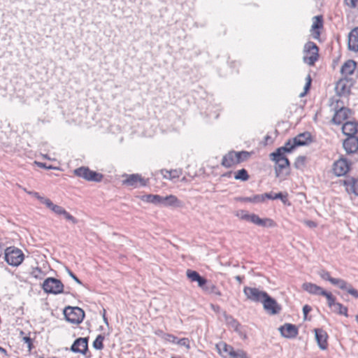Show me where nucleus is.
I'll return each instance as SVG.
<instances>
[{
  "label": "nucleus",
  "instance_id": "1",
  "mask_svg": "<svg viewBox=\"0 0 358 358\" xmlns=\"http://www.w3.org/2000/svg\"><path fill=\"white\" fill-rule=\"evenodd\" d=\"M319 48L312 41H308L304 45L303 61L309 66H313L319 57Z\"/></svg>",
  "mask_w": 358,
  "mask_h": 358
},
{
  "label": "nucleus",
  "instance_id": "2",
  "mask_svg": "<svg viewBox=\"0 0 358 358\" xmlns=\"http://www.w3.org/2000/svg\"><path fill=\"white\" fill-rule=\"evenodd\" d=\"M4 259L9 265L17 266L23 262L24 254L15 247H8L5 250Z\"/></svg>",
  "mask_w": 358,
  "mask_h": 358
},
{
  "label": "nucleus",
  "instance_id": "3",
  "mask_svg": "<svg viewBox=\"0 0 358 358\" xmlns=\"http://www.w3.org/2000/svg\"><path fill=\"white\" fill-rule=\"evenodd\" d=\"M42 287L45 292L49 294L69 293V292L64 291V286L62 281L55 278H48L45 279L43 282Z\"/></svg>",
  "mask_w": 358,
  "mask_h": 358
},
{
  "label": "nucleus",
  "instance_id": "4",
  "mask_svg": "<svg viewBox=\"0 0 358 358\" xmlns=\"http://www.w3.org/2000/svg\"><path fill=\"white\" fill-rule=\"evenodd\" d=\"M66 320L72 324H80L83 322L85 313L80 308L69 306L64 310Z\"/></svg>",
  "mask_w": 358,
  "mask_h": 358
},
{
  "label": "nucleus",
  "instance_id": "5",
  "mask_svg": "<svg viewBox=\"0 0 358 358\" xmlns=\"http://www.w3.org/2000/svg\"><path fill=\"white\" fill-rule=\"evenodd\" d=\"M302 287L309 294L324 296L330 304L334 302V295L316 284L305 282L303 284Z\"/></svg>",
  "mask_w": 358,
  "mask_h": 358
},
{
  "label": "nucleus",
  "instance_id": "6",
  "mask_svg": "<svg viewBox=\"0 0 358 358\" xmlns=\"http://www.w3.org/2000/svg\"><path fill=\"white\" fill-rule=\"evenodd\" d=\"M74 174L87 181L101 182L103 179V175L95 171H91L88 167L81 166L73 171Z\"/></svg>",
  "mask_w": 358,
  "mask_h": 358
},
{
  "label": "nucleus",
  "instance_id": "7",
  "mask_svg": "<svg viewBox=\"0 0 358 358\" xmlns=\"http://www.w3.org/2000/svg\"><path fill=\"white\" fill-rule=\"evenodd\" d=\"M243 293L246 296L247 299L253 302H262L266 292L261 291L256 287H245L243 288Z\"/></svg>",
  "mask_w": 358,
  "mask_h": 358
},
{
  "label": "nucleus",
  "instance_id": "8",
  "mask_svg": "<svg viewBox=\"0 0 358 358\" xmlns=\"http://www.w3.org/2000/svg\"><path fill=\"white\" fill-rule=\"evenodd\" d=\"M262 303L265 310L271 315L278 314L281 310L280 306L268 294H266Z\"/></svg>",
  "mask_w": 358,
  "mask_h": 358
},
{
  "label": "nucleus",
  "instance_id": "9",
  "mask_svg": "<svg viewBox=\"0 0 358 358\" xmlns=\"http://www.w3.org/2000/svg\"><path fill=\"white\" fill-rule=\"evenodd\" d=\"M332 285L338 287L342 290L346 291L348 294L352 295L353 297L358 299V291L355 289L352 285L348 283L347 281L341 278H335L332 280Z\"/></svg>",
  "mask_w": 358,
  "mask_h": 358
},
{
  "label": "nucleus",
  "instance_id": "10",
  "mask_svg": "<svg viewBox=\"0 0 358 358\" xmlns=\"http://www.w3.org/2000/svg\"><path fill=\"white\" fill-rule=\"evenodd\" d=\"M70 350L73 352L86 355L88 351V338H78L76 339Z\"/></svg>",
  "mask_w": 358,
  "mask_h": 358
},
{
  "label": "nucleus",
  "instance_id": "11",
  "mask_svg": "<svg viewBox=\"0 0 358 358\" xmlns=\"http://www.w3.org/2000/svg\"><path fill=\"white\" fill-rule=\"evenodd\" d=\"M337 106L334 108L335 113L332 118V122L336 124H341L344 120H345L349 114L350 113V110L343 106L340 107L338 109V101H336Z\"/></svg>",
  "mask_w": 358,
  "mask_h": 358
},
{
  "label": "nucleus",
  "instance_id": "12",
  "mask_svg": "<svg viewBox=\"0 0 358 358\" xmlns=\"http://www.w3.org/2000/svg\"><path fill=\"white\" fill-rule=\"evenodd\" d=\"M217 348L223 358H235L238 352V350H235L232 346L223 342L218 343Z\"/></svg>",
  "mask_w": 358,
  "mask_h": 358
},
{
  "label": "nucleus",
  "instance_id": "13",
  "mask_svg": "<svg viewBox=\"0 0 358 358\" xmlns=\"http://www.w3.org/2000/svg\"><path fill=\"white\" fill-rule=\"evenodd\" d=\"M279 331L283 337L287 338H294L299 333L296 325L288 323L280 327Z\"/></svg>",
  "mask_w": 358,
  "mask_h": 358
},
{
  "label": "nucleus",
  "instance_id": "14",
  "mask_svg": "<svg viewBox=\"0 0 358 358\" xmlns=\"http://www.w3.org/2000/svg\"><path fill=\"white\" fill-rule=\"evenodd\" d=\"M350 169V164L345 159H340L334 162L333 171L338 176H344Z\"/></svg>",
  "mask_w": 358,
  "mask_h": 358
},
{
  "label": "nucleus",
  "instance_id": "15",
  "mask_svg": "<svg viewBox=\"0 0 358 358\" xmlns=\"http://www.w3.org/2000/svg\"><path fill=\"white\" fill-rule=\"evenodd\" d=\"M343 145L346 152L349 154L356 152L358 150V137H348L343 141Z\"/></svg>",
  "mask_w": 358,
  "mask_h": 358
},
{
  "label": "nucleus",
  "instance_id": "16",
  "mask_svg": "<svg viewBox=\"0 0 358 358\" xmlns=\"http://www.w3.org/2000/svg\"><path fill=\"white\" fill-rule=\"evenodd\" d=\"M123 183L127 186L137 187L138 184L140 183L141 186H145L146 182L145 180L138 174L129 175Z\"/></svg>",
  "mask_w": 358,
  "mask_h": 358
},
{
  "label": "nucleus",
  "instance_id": "17",
  "mask_svg": "<svg viewBox=\"0 0 358 358\" xmlns=\"http://www.w3.org/2000/svg\"><path fill=\"white\" fill-rule=\"evenodd\" d=\"M344 185L348 193L358 196V177L346 178L344 180Z\"/></svg>",
  "mask_w": 358,
  "mask_h": 358
},
{
  "label": "nucleus",
  "instance_id": "18",
  "mask_svg": "<svg viewBox=\"0 0 358 358\" xmlns=\"http://www.w3.org/2000/svg\"><path fill=\"white\" fill-rule=\"evenodd\" d=\"M315 338L317 343L321 350H326L327 348V334L322 329H315Z\"/></svg>",
  "mask_w": 358,
  "mask_h": 358
},
{
  "label": "nucleus",
  "instance_id": "19",
  "mask_svg": "<svg viewBox=\"0 0 358 358\" xmlns=\"http://www.w3.org/2000/svg\"><path fill=\"white\" fill-rule=\"evenodd\" d=\"M342 131L348 137L356 136L358 131V124L355 122H346L342 127Z\"/></svg>",
  "mask_w": 358,
  "mask_h": 358
},
{
  "label": "nucleus",
  "instance_id": "20",
  "mask_svg": "<svg viewBox=\"0 0 358 358\" xmlns=\"http://www.w3.org/2000/svg\"><path fill=\"white\" fill-rule=\"evenodd\" d=\"M294 145L303 146L312 142L311 134L310 132H303L298 134L294 138Z\"/></svg>",
  "mask_w": 358,
  "mask_h": 358
},
{
  "label": "nucleus",
  "instance_id": "21",
  "mask_svg": "<svg viewBox=\"0 0 358 358\" xmlns=\"http://www.w3.org/2000/svg\"><path fill=\"white\" fill-rule=\"evenodd\" d=\"M348 48L350 50L358 51V27L353 29L349 34Z\"/></svg>",
  "mask_w": 358,
  "mask_h": 358
},
{
  "label": "nucleus",
  "instance_id": "22",
  "mask_svg": "<svg viewBox=\"0 0 358 358\" xmlns=\"http://www.w3.org/2000/svg\"><path fill=\"white\" fill-rule=\"evenodd\" d=\"M250 222L255 224L258 226L265 227H273L274 225V222L271 219L269 218H260L257 215L252 213L250 214Z\"/></svg>",
  "mask_w": 358,
  "mask_h": 358
},
{
  "label": "nucleus",
  "instance_id": "23",
  "mask_svg": "<svg viewBox=\"0 0 358 358\" xmlns=\"http://www.w3.org/2000/svg\"><path fill=\"white\" fill-rule=\"evenodd\" d=\"M335 90L340 96L347 94L350 92L348 80L346 78L340 79L336 84Z\"/></svg>",
  "mask_w": 358,
  "mask_h": 358
},
{
  "label": "nucleus",
  "instance_id": "24",
  "mask_svg": "<svg viewBox=\"0 0 358 358\" xmlns=\"http://www.w3.org/2000/svg\"><path fill=\"white\" fill-rule=\"evenodd\" d=\"M356 62L353 60L349 59L346 61L341 69V73L344 76L352 75L356 69Z\"/></svg>",
  "mask_w": 358,
  "mask_h": 358
},
{
  "label": "nucleus",
  "instance_id": "25",
  "mask_svg": "<svg viewBox=\"0 0 358 358\" xmlns=\"http://www.w3.org/2000/svg\"><path fill=\"white\" fill-rule=\"evenodd\" d=\"M323 27V20L322 16L314 17V21L312 25L313 36L314 38L317 39L320 36V29Z\"/></svg>",
  "mask_w": 358,
  "mask_h": 358
},
{
  "label": "nucleus",
  "instance_id": "26",
  "mask_svg": "<svg viewBox=\"0 0 358 358\" xmlns=\"http://www.w3.org/2000/svg\"><path fill=\"white\" fill-rule=\"evenodd\" d=\"M236 161V152L231 151L223 157L222 160V165L226 168H230L234 165L237 164Z\"/></svg>",
  "mask_w": 358,
  "mask_h": 358
},
{
  "label": "nucleus",
  "instance_id": "27",
  "mask_svg": "<svg viewBox=\"0 0 358 358\" xmlns=\"http://www.w3.org/2000/svg\"><path fill=\"white\" fill-rule=\"evenodd\" d=\"M327 303L329 307H333V310L335 313H336L339 315H344L345 317L348 316V308L346 306H344L341 303L336 302V297L334 296V302L331 303V304L329 303V302H327Z\"/></svg>",
  "mask_w": 358,
  "mask_h": 358
},
{
  "label": "nucleus",
  "instance_id": "28",
  "mask_svg": "<svg viewBox=\"0 0 358 358\" xmlns=\"http://www.w3.org/2000/svg\"><path fill=\"white\" fill-rule=\"evenodd\" d=\"M275 162L277 164V166L275 167L276 176H279L280 172L282 169L289 166V161L287 157L277 159L276 161H275Z\"/></svg>",
  "mask_w": 358,
  "mask_h": 358
},
{
  "label": "nucleus",
  "instance_id": "29",
  "mask_svg": "<svg viewBox=\"0 0 358 358\" xmlns=\"http://www.w3.org/2000/svg\"><path fill=\"white\" fill-rule=\"evenodd\" d=\"M264 200L268 199H280L283 203H286L287 201V194L284 195L282 192L275 193L268 192L264 194Z\"/></svg>",
  "mask_w": 358,
  "mask_h": 358
},
{
  "label": "nucleus",
  "instance_id": "30",
  "mask_svg": "<svg viewBox=\"0 0 358 358\" xmlns=\"http://www.w3.org/2000/svg\"><path fill=\"white\" fill-rule=\"evenodd\" d=\"M45 205L50 209L52 212H54L57 215H62L64 211V208L60 206L54 204L50 199L48 201H45Z\"/></svg>",
  "mask_w": 358,
  "mask_h": 358
},
{
  "label": "nucleus",
  "instance_id": "31",
  "mask_svg": "<svg viewBox=\"0 0 358 358\" xmlns=\"http://www.w3.org/2000/svg\"><path fill=\"white\" fill-rule=\"evenodd\" d=\"M179 200L176 196L169 195L164 197L163 196L162 205L164 206H177Z\"/></svg>",
  "mask_w": 358,
  "mask_h": 358
},
{
  "label": "nucleus",
  "instance_id": "32",
  "mask_svg": "<svg viewBox=\"0 0 358 358\" xmlns=\"http://www.w3.org/2000/svg\"><path fill=\"white\" fill-rule=\"evenodd\" d=\"M164 173L169 174L168 180H173L174 179L178 178L182 175V171L180 169L170 171L166 169L161 170V173Z\"/></svg>",
  "mask_w": 358,
  "mask_h": 358
},
{
  "label": "nucleus",
  "instance_id": "33",
  "mask_svg": "<svg viewBox=\"0 0 358 358\" xmlns=\"http://www.w3.org/2000/svg\"><path fill=\"white\" fill-rule=\"evenodd\" d=\"M144 197H145V201L148 203H154L156 205H162L163 196H162L160 195L148 194V195H145Z\"/></svg>",
  "mask_w": 358,
  "mask_h": 358
},
{
  "label": "nucleus",
  "instance_id": "34",
  "mask_svg": "<svg viewBox=\"0 0 358 358\" xmlns=\"http://www.w3.org/2000/svg\"><path fill=\"white\" fill-rule=\"evenodd\" d=\"M203 290L209 294H213L219 296H222V293L217 287L213 283L207 284Z\"/></svg>",
  "mask_w": 358,
  "mask_h": 358
},
{
  "label": "nucleus",
  "instance_id": "35",
  "mask_svg": "<svg viewBox=\"0 0 358 358\" xmlns=\"http://www.w3.org/2000/svg\"><path fill=\"white\" fill-rule=\"evenodd\" d=\"M241 200H243L244 201L255 203H262V202L264 201V194H256V195H254L253 196H250V197H244Z\"/></svg>",
  "mask_w": 358,
  "mask_h": 358
},
{
  "label": "nucleus",
  "instance_id": "36",
  "mask_svg": "<svg viewBox=\"0 0 358 358\" xmlns=\"http://www.w3.org/2000/svg\"><path fill=\"white\" fill-rule=\"evenodd\" d=\"M234 178L241 181H246L249 178V175L245 169H242L235 173Z\"/></svg>",
  "mask_w": 358,
  "mask_h": 358
},
{
  "label": "nucleus",
  "instance_id": "37",
  "mask_svg": "<svg viewBox=\"0 0 358 358\" xmlns=\"http://www.w3.org/2000/svg\"><path fill=\"white\" fill-rule=\"evenodd\" d=\"M104 336L102 334H99L95 340L93 342V348L96 350H102L103 348V341H104Z\"/></svg>",
  "mask_w": 358,
  "mask_h": 358
},
{
  "label": "nucleus",
  "instance_id": "38",
  "mask_svg": "<svg viewBox=\"0 0 358 358\" xmlns=\"http://www.w3.org/2000/svg\"><path fill=\"white\" fill-rule=\"evenodd\" d=\"M249 156L250 153L247 151L236 152V162L237 164L245 161Z\"/></svg>",
  "mask_w": 358,
  "mask_h": 358
},
{
  "label": "nucleus",
  "instance_id": "39",
  "mask_svg": "<svg viewBox=\"0 0 358 358\" xmlns=\"http://www.w3.org/2000/svg\"><path fill=\"white\" fill-rule=\"evenodd\" d=\"M284 148H278L274 152L271 154V157L273 161H276L277 159L286 158L285 156V152L283 151Z\"/></svg>",
  "mask_w": 358,
  "mask_h": 358
},
{
  "label": "nucleus",
  "instance_id": "40",
  "mask_svg": "<svg viewBox=\"0 0 358 358\" xmlns=\"http://www.w3.org/2000/svg\"><path fill=\"white\" fill-rule=\"evenodd\" d=\"M306 166V157L299 156L294 162V167L296 169L302 170Z\"/></svg>",
  "mask_w": 358,
  "mask_h": 358
},
{
  "label": "nucleus",
  "instance_id": "41",
  "mask_svg": "<svg viewBox=\"0 0 358 358\" xmlns=\"http://www.w3.org/2000/svg\"><path fill=\"white\" fill-rule=\"evenodd\" d=\"M317 274L322 279H323L324 280L329 281L331 283H332L333 282L332 280L334 279V278L331 277L329 272L324 269L320 270L317 272Z\"/></svg>",
  "mask_w": 358,
  "mask_h": 358
},
{
  "label": "nucleus",
  "instance_id": "42",
  "mask_svg": "<svg viewBox=\"0 0 358 358\" xmlns=\"http://www.w3.org/2000/svg\"><path fill=\"white\" fill-rule=\"evenodd\" d=\"M187 276L192 281L195 282L196 280H199L201 275L197 271L188 269L187 271Z\"/></svg>",
  "mask_w": 358,
  "mask_h": 358
},
{
  "label": "nucleus",
  "instance_id": "43",
  "mask_svg": "<svg viewBox=\"0 0 358 358\" xmlns=\"http://www.w3.org/2000/svg\"><path fill=\"white\" fill-rule=\"evenodd\" d=\"M296 146L294 145V139L289 140L284 146L280 147V148H284L283 151L285 152H291L294 148Z\"/></svg>",
  "mask_w": 358,
  "mask_h": 358
},
{
  "label": "nucleus",
  "instance_id": "44",
  "mask_svg": "<svg viewBox=\"0 0 358 358\" xmlns=\"http://www.w3.org/2000/svg\"><path fill=\"white\" fill-rule=\"evenodd\" d=\"M306 85L304 86V92L300 94L301 97L303 96L307 93V92L309 90V89H310V84H311V80H312L311 77H310V75L307 76V77L306 78Z\"/></svg>",
  "mask_w": 358,
  "mask_h": 358
},
{
  "label": "nucleus",
  "instance_id": "45",
  "mask_svg": "<svg viewBox=\"0 0 358 358\" xmlns=\"http://www.w3.org/2000/svg\"><path fill=\"white\" fill-rule=\"evenodd\" d=\"M29 194L34 196L36 197L38 200H39L42 203L45 204V201H48L49 199L45 198L41 196L38 192H29Z\"/></svg>",
  "mask_w": 358,
  "mask_h": 358
},
{
  "label": "nucleus",
  "instance_id": "46",
  "mask_svg": "<svg viewBox=\"0 0 358 358\" xmlns=\"http://www.w3.org/2000/svg\"><path fill=\"white\" fill-rule=\"evenodd\" d=\"M62 215L69 221H71L72 223L76 224L77 222L76 219L72 216L70 213H69L66 210H64Z\"/></svg>",
  "mask_w": 358,
  "mask_h": 358
},
{
  "label": "nucleus",
  "instance_id": "47",
  "mask_svg": "<svg viewBox=\"0 0 358 358\" xmlns=\"http://www.w3.org/2000/svg\"><path fill=\"white\" fill-rule=\"evenodd\" d=\"M62 215L69 221H71L72 223L76 224L77 222L76 219L72 216L70 213H69L66 210H64Z\"/></svg>",
  "mask_w": 358,
  "mask_h": 358
},
{
  "label": "nucleus",
  "instance_id": "48",
  "mask_svg": "<svg viewBox=\"0 0 358 358\" xmlns=\"http://www.w3.org/2000/svg\"><path fill=\"white\" fill-rule=\"evenodd\" d=\"M197 283H198V285L199 287H200L201 288H202V289L203 290L205 287L207 285V280L206 279H205L203 277L201 276L199 278V279L198 280H196V281Z\"/></svg>",
  "mask_w": 358,
  "mask_h": 358
},
{
  "label": "nucleus",
  "instance_id": "49",
  "mask_svg": "<svg viewBox=\"0 0 358 358\" xmlns=\"http://www.w3.org/2000/svg\"><path fill=\"white\" fill-rule=\"evenodd\" d=\"M24 342L27 345L28 350L30 352L33 348L32 340L30 337L25 336L23 338Z\"/></svg>",
  "mask_w": 358,
  "mask_h": 358
},
{
  "label": "nucleus",
  "instance_id": "50",
  "mask_svg": "<svg viewBox=\"0 0 358 358\" xmlns=\"http://www.w3.org/2000/svg\"><path fill=\"white\" fill-rule=\"evenodd\" d=\"M235 358H250L248 354L241 349H238V352Z\"/></svg>",
  "mask_w": 358,
  "mask_h": 358
},
{
  "label": "nucleus",
  "instance_id": "51",
  "mask_svg": "<svg viewBox=\"0 0 358 358\" xmlns=\"http://www.w3.org/2000/svg\"><path fill=\"white\" fill-rule=\"evenodd\" d=\"M357 2H358V0H345V4L352 8L357 7Z\"/></svg>",
  "mask_w": 358,
  "mask_h": 358
},
{
  "label": "nucleus",
  "instance_id": "52",
  "mask_svg": "<svg viewBox=\"0 0 358 358\" xmlns=\"http://www.w3.org/2000/svg\"><path fill=\"white\" fill-rule=\"evenodd\" d=\"M240 217L242 220H247L250 222V214L248 213L245 211H241L240 214Z\"/></svg>",
  "mask_w": 358,
  "mask_h": 358
},
{
  "label": "nucleus",
  "instance_id": "53",
  "mask_svg": "<svg viewBox=\"0 0 358 358\" xmlns=\"http://www.w3.org/2000/svg\"><path fill=\"white\" fill-rule=\"evenodd\" d=\"M69 275L78 284L81 285L82 282L77 278V276L69 268H66Z\"/></svg>",
  "mask_w": 358,
  "mask_h": 358
},
{
  "label": "nucleus",
  "instance_id": "54",
  "mask_svg": "<svg viewBox=\"0 0 358 358\" xmlns=\"http://www.w3.org/2000/svg\"><path fill=\"white\" fill-rule=\"evenodd\" d=\"M304 224L310 228H315L317 226L316 223L312 220H305Z\"/></svg>",
  "mask_w": 358,
  "mask_h": 358
},
{
  "label": "nucleus",
  "instance_id": "55",
  "mask_svg": "<svg viewBox=\"0 0 358 358\" xmlns=\"http://www.w3.org/2000/svg\"><path fill=\"white\" fill-rule=\"evenodd\" d=\"M311 310V308L310 306H309L308 305H305L303 307V315H304V317H306L308 315V313Z\"/></svg>",
  "mask_w": 358,
  "mask_h": 358
},
{
  "label": "nucleus",
  "instance_id": "56",
  "mask_svg": "<svg viewBox=\"0 0 358 358\" xmlns=\"http://www.w3.org/2000/svg\"><path fill=\"white\" fill-rule=\"evenodd\" d=\"M187 343H189V341L187 338H183L180 341V343L182 345H186Z\"/></svg>",
  "mask_w": 358,
  "mask_h": 358
},
{
  "label": "nucleus",
  "instance_id": "57",
  "mask_svg": "<svg viewBox=\"0 0 358 358\" xmlns=\"http://www.w3.org/2000/svg\"><path fill=\"white\" fill-rule=\"evenodd\" d=\"M0 352L5 355H7L6 350L0 346Z\"/></svg>",
  "mask_w": 358,
  "mask_h": 358
},
{
  "label": "nucleus",
  "instance_id": "58",
  "mask_svg": "<svg viewBox=\"0 0 358 358\" xmlns=\"http://www.w3.org/2000/svg\"><path fill=\"white\" fill-rule=\"evenodd\" d=\"M105 313H106V310H103V321L104 322L108 325V320L107 318L105 316Z\"/></svg>",
  "mask_w": 358,
  "mask_h": 358
},
{
  "label": "nucleus",
  "instance_id": "59",
  "mask_svg": "<svg viewBox=\"0 0 358 358\" xmlns=\"http://www.w3.org/2000/svg\"><path fill=\"white\" fill-rule=\"evenodd\" d=\"M235 279L240 283L242 282V277H241L240 275H236L235 277Z\"/></svg>",
  "mask_w": 358,
  "mask_h": 358
},
{
  "label": "nucleus",
  "instance_id": "60",
  "mask_svg": "<svg viewBox=\"0 0 358 358\" xmlns=\"http://www.w3.org/2000/svg\"><path fill=\"white\" fill-rule=\"evenodd\" d=\"M162 174L164 178L168 179L169 174H167L166 173H162Z\"/></svg>",
  "mask_w": 358,
  "mask_h": 358
},
{
  "label": "nucleus",
  "instance_id": "61",
  "mask_svg": "<svg viewBox=\"0 0 358 358\" xmlns=\"http://www.w3.org/2000/svg\"><path fill=\"white\" fill-rule=\"evenodd\" d=\"M38 166H39L40 167H45V168H47V167L45 166V165L44 164H43V163H38Z\"/></svg>",
  "mask_w": 358,
  "mask_h": 358
},
{
  "label": "nucleus",
  "instance_id": "62",
  "mask_svg": "<svg viewBox=\"0 0 358 358\" xmlns=\"http://www.w3.org/2000/svg\"><path fill=\"white\" fill-rule=\"evenodd\" d=\"M355 320H356V322L358 323V315H356Z\"/></svg>",
  "mask_w": 358,
  "mask_h": 358
},
{
  "label": "nucleus",
  "instance_id": "63",
  "mask_svg": "<svg viewBox=\"0 0 358 358\" xmlns=\"http://www.w3.org/2000/svg\"><path fill=\"white\" fill-rule=\"evenodd\" d=\"M52 358H55V357H52Z\"/></svg>",
  "mask_w": 358,
  "mask_h": 358
}]
</instances>
